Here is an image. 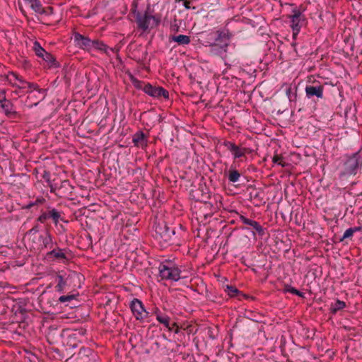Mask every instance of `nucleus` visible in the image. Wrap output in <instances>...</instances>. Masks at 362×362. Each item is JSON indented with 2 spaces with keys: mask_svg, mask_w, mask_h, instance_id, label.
Here are the masks:
<instances>
[{
  "mask_svg": "<svg viewBox=\"0 0 362 362\" xmlns=\"http://www.w3.org/2000/svg\"><path fill=\"white\" fill-rule=\"evenodd\" d=\"M181 271L178 267L160 264L159 266V274L162 279L177 281L180 279Z\"/></svg>",
  "mask_w": 362,
  "mask_h": 362,
  "instance_id": "8",
  "label": "nucleus"
},
{
  "mask_svg": "<svg viewBox=\"0 0 362 362\" xmlns=\"http://www.w3.org/2000/svg\"><path fill=\"white\" fill-rule=\"evenodd\" d=\"M180 25L177 23V20L176 18L174 19L173 22L170 25V30L172 32L177 33L179 31Z\"/></svg>",
  "mask_w": 362,
  "mask_h": 362,
  "instance_id": "43",
  "label": "nucleus"
},
{
  "mask_svg": "<svg viewBox=\"0 0 362 362\" xmlns=\"http://www.w3.org/2000/svg\"><path fill=\"white\" fill-rule=\"evenodd\" d=\"M47 358L55 362H62L65 356L69 355L68 348L65 347L62 341L60 330L50 326L47 333Z\"/></svg>",
  "mask_w": 362,
  "mask_h": 362,
  "instance_id": "1",
  "label": "nucleus"
},
{
  "mask_svg": "<svg viewBox=\"0 0 362 362\" xmlns=\"http://www.w3.org/2000/svg\"><path fill=\"white\" fill-rule=\"evenodd\" d=\"M214 42L219 43L220 45L225 43L229 44V40L232 37L231 33L228 29L217 30L214 33Z\"/></svg>",
  "mask_w": 362,
  "mask_h": 362,
  "instance_id": "17",
  "label": "nucleus"
},
{
  "mask_svg": "<svg viewBox=\"0 0 362 362\" xmlns=\"http://www.w3.org/2000/svg\"><path fill=\"white\" fill-rule=\"evenodd\" d=\"M42 245L45 246V243L44 240H42Z\"/></svg>",
  "mask_w": 362,
  "mask_h": 362,
  "instance_id": "60",
  "label": "nucleus"
},
{
  "mask_svg": "<svg viewBox=\"0 0 362 362\" xmlns=\"http://www.w3.org/2000/svg\"><path fill=\"white\" fill-rule=\"evenodd\" d=\"M130 308L135 318L143 322L141 314L144 313V305L142 302L137 298H134L130 303Z\"/></svg>",
  "mask_w": 362,
  "mask_h": 362,
  "instance_id": "15",
  "label": "nucleus"
},
{
  "mask_svg": "<svg viewBox=\"0 0 362 362\" xmlns=\"http://www.w3.org/2000/svg\"><path fill=\"white\" fill-rule=\"evenodd\" d=\"M68 354L66 361L71 359L72 362H92L95 360L94 353L90 348L81 347L76 355L71 354L69 356L70 353L68 352Z\"/></svg>",
  "mask_w": 362,
  "mask_h": 362,
  "instance_id": "10",
  "label": "nucleus"
},
{
  "mask_svg": "<svg viewBox=\"0 0 362 362\" xmlns=\"http://www.w3.org/2000/svg\"><path fill=\"white\" fill-rule=\"evenodd\" d=\"M62 272H63V271L57 272L47 269V277H48V280L50 281L47 286V288H51L54 284H57L55 290L59 293L63 292L66 281L64 280V276L62 274Z\"/></svg>",
  "mask_w": 362,
  "mask_h": 362,
  "instance_id": "9",
  "label": "nucleus"
},
{
  "mask_svg": "<svg viewBox=\"0 0 362 362\" xmlns=\"http://www.w3.org/2000/svg\"><path fill=\"white\" fill-rule=\"evenodd\" d=\"M1 93L3 95V99L1 101V108L2 111L5 113V115L9 117L15 119L16 118L18 113L17 112L13 109V103L7 100L6 98V91L5 90H1Z\"/></svg>",
  "mask_w": 362,
  "mask_h": 362,
  "instance_id": "13",
  "label": "nucleus"
},
{
  "mask_svg": "<svg viewBox=\"0 0 362 362\" xmlns=\"http://www.w3.org/2000/svg\"><path fill=\"white\" fill-rule=\"evenodd\" d=\"M60 106L59 100H57V107Z\"/></svg>",
  "mask_w": 362,
  "mask_h": 362,
  "instance_id": "59",
  "label": "nucleus"
},
{
  "mask_svg": "<svg viewBox=\"0 0 362 362\" xmlns=\"http://www.w3.org/2000/svg\"><path fill=\"white\" fill-rule=\"evenodd\" d=\"M246 152V148H241L239 146L236 147V150H233L232 153H233L234 158H239L242 156H245Z\"/></svg>",
  "mask_w": 362,
  "mask_h": 362,
  "instance_id": "37",
  "label": "nucleus"
},
{
  "mask_svg": "<svg viewBox=\"0 0 362 362\" xmlns=\"http://www.w3.org/2000/svg\"><path fill=\"white\" fill-rule=\"evenodd\" d=\"M41 176L42 178L45 177V170H43L42 173H41Z\"/></svg>",
  "mask_w": 362,
  "mask_h": 362,
  "instance_id": "57",
  "label": "nucleus"
},
{
  "mask_svg": "<svg viewBox=\"0 0 362 362\" xmlns=\"http://www.w3.org/2000/svg\"><path fill=\"white\" fill-rule=\"evenodd\" d=\"M170 41L177 42L179 45H186L190 43V37L185 35H171L169 37Z\"/></svg>",
  "mask_w": 362,
  "mask_h": 362,
  "instance_id": "28",
  "label": "nucleus"
},
{
  "mask_svg": "<svg viewBox=\"0 0 362 362\" xmlns=\"http://www.w3.org/2000/svg\"><path fill=\"white\" fill-rule=\"evenodd\" d=\"M324 87L322 85L320 86H307L305 87V93L307 97L312 98L316 96L318 98H322L323 97Z\"/></svg>",
  "mask_w": 362,
  "mask_h": 362,
  "instance_id": "21",
  "label": "nucleus"
},
{
  "mask_svg": "<svg viewBox=\"0 0 362 362\" xmlns=\"http://www.w3.org/2000/svg\"><path fill=\"white\" fill-rule=\"evenodd\" d=\"M91 47H94L100 51H103L107 53L108 47L103 42L98 40H91Z\"/></svg>",
  "mask_w": 362,
  "mask_h": 362,
  "instance_id": "32",
  "label": "nucleus"
},
{
  "mask_svg": "<svg viewBox=\"0 0 362 362\" xmlns=\"http://www.w3.org/2000/svg\"><path fill=\"white\" fill-rule=\"evenodd\" d=\"M228 47V43L220 45L219 43L213 42L209 45V52L213 55L222 56L225 54Z\"/></svg>",
  "mask_w": 362,
  "mask_h": 362,
  "instance_id": "22",
  "label": "nucleus"
},
{
  "mask_svg": "<svg viewBox=\"0 0 362 362\" xmlns=\"http://www.w3.org/2000/svg\"><path fill=\"white\" fill-rule=\"evenodd\" d=\"M223 145L226 146L230 152H232L233 150H236V147L238 146L234 143L229 141H224Z\"/></svg>",
  "mask_w": 362,
  "mask_h": 362,
  "instance_id": "41",
  "label": "nucleus"
},
{
  "mask_svg": "<svg viewBox=\"0 0 362 362\" xmlns=\"http://www.w3.org/2000/svg\"><path fill=\"white\" fill-rule=\"evenodd\" d=\"M45 201L44 198L42 197H40V198H37L36 199V201L35 202H30L29 203L27 206H26V209H30L32 206H35V205H37L38 204H42Z\"/></svg>",
  "mask_w": 362,
  "mask_h": 362,
  "instance_id": "44",
  "label": "nucleus"
},
{
  "mask_svg": "<svg viewBox=\"0 0 362 362\" xmlns=\"http://www.w3.org/2000/svg\"><path fill=\"white\" fill-rule=\"evenodd\" d=\"M12 312L14 313L16 317L19 320L16 321L17 327L13 330V334L22 335L23 332L28 326V323L25 321V315L26 310L23 308L18 303H16L12 307Z\"/></svg>",
  "mask_w": 362,
  "mask_h": 362,
  "instance_id": "7",
  "label": "nucleus"
},
{
  "mask_svg": "<svg viewBox=\"0 0 362 362\" xmlns=\"http://www.w3.org/2000/svg\"><path fill=\"white\" fill-rule=\"evenodd\" d=\"M156 238L160 242L167 245H173L175 243V230L170 228L165 221H159L155 227Z\"/></svg>",
  "mask_w": 362,
  "mask_h": 362,
  "instance_id": "4",
  "label": "nucleus"
},
{
  "mask_svg": "<svg viewBox=\"0 0 362 362\" xmlns=\"http://www.w3.org/2000/svg\"><path fill=\"white\" fill-rule=\"evenodd\" d=\"M184 3L183 5L186 9H189L190 7V1L189 0H183Z\"/></svg>",
  "mask_w": 362,
  "mask_h": 362,
  "instance_id": "50",
  "label": "nucleus"
},
{
  "mask_svg": "<svg viewBox=\"0 0 362 362\" xmlns=\"http://www.w3.org/2000/svg\"><path fill=\"white\" fill-rule=\"evenodd\" d=\"M40 301H42V296L40 297Z\"/></svg>",
  "mask_w": 362,
  "mask_h": 362,
  "instance_id": "61",
  "label": "nucleus"
},
{
  "mask_svg": "<svg viewBox=\"0 0 362 362\" xmlns=\"http://www.w3.org/2000/svg\"><path fill=\"white\" fill-rule=\"evenodd\" d=\"M40 226L39 224H36L28 232L29 235H34L40 230Z\"/></svg>",
  "mask_w": 362,
  "mask_h": 362,
  "instance_id": "45",
  "label": "nucleus"
},
{
  "mask_svg": "<svg viewBox=\"0 0 362 362\" xmlns=\"http://www.w3.org/2000/svg\"><path fill=\"white\" fill-rule=\"evenodd\" d=\"M292 12L293 14L289 16V18L291 23V27L293 30V37L296 38L300 30L302 23L305 21V18L302 12L297 8L293 9Z\"/></svg>",
  "mask_w": 362,
  "mask_h": 362,
  "instance_id": "11",
  "label": "nucleus"
},
{
  "mask_svg": "<svg viewBox=\"0 0 362 362\" xmlns=\"http://www.w3.org/2000/svg\"><path fill=\"white\" fill-rule=\"evenodd\" d=\"M354 231L351 228H348L345 230L343 236L339 239L340 242H342L346 238H351L354 235Z\"/></svg>",
  "mask_w": 362,
  "mask_h": 362,
  "instance_id": "40",
  "label": "nucleus"
},
{
  "mask_svg": "<svg viewBox=\"0 0 362 362\" xmlns=\"http://www.w3.org/2000/svg\"><path fill=\"white\" fill-rule=\"evenodd\" d=\"M362 168V156L360 152L346 156L339 168V177L341 179L355 176Z\"/></svg>",
  "mask_w": 362,
  "mask_h": 362,
  "instance_id": "2",
  "label": "nucleus"
},
{
  "mask_svg": "<svg viewBox=\"0 0 362 362\" xmlns=\"http://www.w3.org/2000/svg\"><path fill=\"white\" fill-rule=\"evenodd\" d=\"M62 212L55 208L47 206V219H51L56 226L60 221L67 223L62 217Z\"/></svg>",
  "mask_w": 362,
  "mask_h": 362,
  "instance_id": "18",
  "label": "nucleus"
},
{
  "mask_svg": "<svg viewBox=\"0 0 362 362\" xmlns=\"http://www.w3.org/2000/svg\"><path fill=\"white\" fill-rule=\"evenodd\" d=\"M346 303L345 302L337 300L334 303H332L330 307V313L333 315L336 314L339 310H342L345 308Z\"/></svg>",
  "mask_w": 362,
  "mask_h": 362,
  "instance_id": "30",
  "label": "nucleus"
},
{
  "mask_svg": "<svg viewBox=\"0 0 362 362\" xmlns=\"http://www.w3.org/2000/svg\"><path fill=\"white\" fill-rule=\"evenodd\" d=\"M281 89H283L285 91L288 100L291 102L295 101L296 100L297 87L296 86H292L291 84H284L281 86Z\"/></svg>",
  "mask_w": 362,
  "mask_h": 362,
  "instance_id": "26",
  "label": "nucleus"
},
{
  "mask_svg": "<svg viewBox=\"0 0 362 362\" xmlns=\"http://www.w3.org/2000/svg\"><path fill=\"white\" fill-rule=\"evenodd\" d=\"M28 88L32 89L31 90H40L39 88V86L37 83H28Z\"/></svg>",
  "mask_w": 362,
  "mask_h": 362,
  "instance_id": "47",
  "label": "nucleus"
},
{
  "mask_svg": "<svg viewBox=\"0 0 362 362\" xmlns=\"http://www.w3.org/2000/svg\"><path fill=\"white\" fill-rule=\"evenodd\" d=\"M45 98V90L41 88L38 90H30L29 92L28 99L30 101H33L35 99H37V102H33L31 105H37L40 100H42Z\"/></svg>",
  "mask_w": 362,
  "mask_h": 362,
  "instance_id": "25",
  "label": "nucleus"
},
{
  "mask_svg": "<svg viewBox=\"0 0 362 362\" xmlns=\"http://www.w3.org/2000/svg\"><path fill=\"white\" fill-rule=\"evenodd\" d=\"M240 177V173L235 169H233L232 168L229 170L228 172V180L230 182H236L238 181Z\"/></svg>",
  "mask_w": 362,
  "mask_h": 362,
  "instance_id": "31",
  "label": "nucleus"
},
{
  "mask_svg": "<svg viewBox=\"0 0 362 362\" xmlns=\"http://www.w3.org/2000/svg\"><path fill=\"white\" fill-rule=\"evenodd\" d=\"M33 49L37 56L42 57L44 59L43 52H45V49L40 45V44L37 41H35L34 42Z\"/></svg>",
  "mask_w": 362,
  "mask_h": 362,
  "instance_id": "34",
  "label": "nucleus"
},
{
  "mask_svg": "<svg viewBox=\"0 0 362 362\" xmlns=\"http://www.w3.org/2000/svg\"><path fill=\"white\" fill-rule=\"evenodd\" d=\"M62 19L61 15L54 13V8L52 6L47 7V26L54 25L59 23Z\"/></svg>",
  "mask_w": 362,
  "mask_h": 362,
  "instance_id": "23",
  "label": "nucleus"
},
{
  "mask_svg": "<svg viewBox=\"0 0 362 362\" xmlns=\"http://www.w3.org/2000/svg\"><path fill=\"white\" fill-rule=\"evenodd\" d=\"M170 327L173 328V330L172 331H174L175 333H178L179 332V327L177 325L176 322H173L172 326H170Z\"/></svg>",
  "mask_w": 362,
  "mask_h": 362,
  "instance_id": "49",
  "label": "nucleus"
},
{
  "mask_svg": "<svg viewBox=\"0 0 362 362\" xmlns=\"http://www.w3.org/2000/svg\"><path fill=\"white\" fill-rule=\"evenodd\" d=\"M25 3H28L30 6L33 3L34 0H24Z\"/></svg>",
  "mask_w": 362,
  "mask_h": 362,
  "instance_id": "56",
  "label": "nucleus"
},
{
  "mask_svg": "<svg viewBox=\"0 0 362 362\" xmlns=\"http://www.w3.org/2000/svg\"><path fill=\"white\" fill-rule=\"evenodd\" d=\"M148 10L149 8L144 13L136 11V8L132 10L135 16L137 28L144 32L149 28H153L158 26L160 23V18L157 16L151 15Z\"/></svg>",
  "mask_w": 362,
  "mask_h": 362,
  "instance_id": "3",
  "label": "nucleus"
},
{
  "mask_svg": "<svg viewBox=\"0 0 362 362\" xmlns=\"http://www.w3.org/2000/svg\"><path fill=\"white\" fill-rule=\"evenodd\" d=\"M69 346L74 349V348H76L77 346V344L76 343L73 344H70Z\"/></svg>",
  "mask_w": 362,
  "mask_h": 362,
  "instance_id": "58",
  "label": "nucleus"
},
{
  "mask_svg": "<svg viewBox=\"0 0 362 362\" xmlns=\"http://www.w3.org/2000/svg\"><path fill=\"white\" fill-rule=\"evenodd\" d=\"M54 243L50 234L47 233V249L49 247V251L47 252V262H65L67 257L63 250L57 246L53 247Z\"/></svg>",
  "mask_w": 362,
  "mask_h": 362,
  "instance_id": "5",
  "label": "nucleus"
},
{
  "mask_svg": "<svg viewBox=\"0 0 362 362\" xmlns=\"http://www.w3.org/2000/svg\"><path fill=\"white\" fill-rule=\"evenodd\" d=\"M354 233L355 232H357V231H360L361 230V227H354V228H351Z\"/></svg>",
  "mask_w": 362,
  "mask_h": 362,
  "instance_id": "55",
  "label": "nucleus"
},
{
  "mask_svg": "<svg viewBox=\"0 0 362 362\" xmlns=\"http://www.w3.org/2000/svg\"><path fill=\"white\" fill-rule=\"evenodd\" d=\"M192 196L197 202L206 203L210 198L209 192L205 185H200L199 188L192 192Z\"/></svg>",
  "mask_w": 362,
  "mask_h": 362,
  "instance_id": "16",
  "label": "nucleus"
},
{
  "mask_svg": "<svg viewBox=\"0 0 362 362\" xmlns=\"http://www.w3.org/2000/svg\"><path fill=\"white\" fill-rule=\"evenodd\" d=\"M61 69V62L57 58L47 52V70H53L54 73H57Z\"/></svg>",
  "mask_w": 362,
  "mask_h": 362,
  "instance_id": "20",
  "label": "nucleus"
},
{
  "mask_svg": "<svg viewBox=\"0 0 362 362\" xmlns=\"http://www.w3.org/2000/svg\"><path fill=\"white\" fill-rule=\"evenodd\" d=\"M143 90L148 95L159 98L161 96L165 99L169 98V93L167 90L160 86H153L151 83L144 84Z\"/></svg>",
  "mask_w": 362,
  "mask_h": 362,
  "instance_id": "12",
  "label": "nucleus"
},
{
  "mask_svg": "<svg viewBox=\"0 0 362 362\" xmlns=\"http://www.w3.org/2000/svg\"><path fill=\"white\" fill-rule=\"evenodd\" d=\"M74 40L76 45L81 49H89L91 47V40L79 33H74Z\"/></svg>",
  "mask_w": 362,
  "mask_h": 362,
  "instance_id": "19",
  "label": "nucleus"
},
{
  "mask_svg": "<svg viewBox=\"0 0 362 362\" xmlns=\"http://www.w3.org/2000/svg\"><path fill=\"white\" fill-rule=\"evenodd\" d=\"M282 157L281 156H279V155H274L272 158V161L273 163H277L279 164V165H281L282 167H284L286 165V163H283L281 162V160H282Z\"/></svg>",
  "mask_w": 362,
  "mask_h": 362,
  "instance_id": "42",
  "label": "nucleus"
},
{
  "mask_svg": "<svg viewBox=\"0 0 362 362\" xmlns=\"http://www.w3.org/2000/svg\"><path fill=\"white\" fill-rule=\"evenodd\" d=\"M38 221H40L41 223H43L45 221V213H42L40 217L38 218Z\"/></svg>",
  "mask_w": 362,
  "mask_h": 362,
  "instance_id": "52",
  "label": "nucleus"
},
{
  "mask_svg": "<svg viewBox=\"0 0 362 362\" xmlns=\"http://www.w3.org/2000/svg\"><path fill=\"white\" fill-rule=\"evenodd\" d=\"M252 191L250 192V197L251 199H254L258 202H262L263 200L264 192L260 189H257L255 187H252Z\"/></svg>",
  "mask_w": 362,
  "mask_h": 362,
  "instance_id": "29",
  "label": "nucleus"
},
{
  "mask_svg": "<svg viewBox=\"0 0 362 362\" xmlns=\"http://www.w3.org/2000/svg\"><path fill=\"white\" fill-rule=\"evenodd\" d=\"M225 291L231 298L237 297L238 299H240L242 297L245 298H250L247 295L243 293L235 286H233L227 285L226 286Z\"/></svg>",
  "mask_w": 362,
  "mask_h": 362,
  "instance_id": "27",
  "label": "nucleus"
},
{
  "mask_svg": "<svg viewBox=\"0 0 362 362\" xmlns=\"http://www.w3.org/2000/svg\"><path fill=\"white\" fill-rule=\"evenodd\" d=\"M296 296H300L301 298H305V296H304V293L300 292V291L298 290V292L297 293H296Z\"/></svg>",
  "mask_w": 362,
  "mask_h": 362,
  "instance_id": "54",
  "label": "nucleus"
},
{
  "mask_svg": "<svg viewBox=\"0 0 362 362\" xmlns=\"http://www.w3.org/2000/svg\"><path fill=\"white\" fill-rule=\"evenodd\" d=\"M30 7L35 11L40 13L45 12L44 8L38 0H34L33 3L30 5Z\"/></svg>",
  "mask_w": 362,
  "mask_h": 362,
  "instance_id": "36",
  "label": "nucleus"
},
{
  "mask_svg": "<svg viewBox=\"0 0 362 362\" xmlns=\"http://www.w3.org/2000/svg\"><path fill=\"white\" fill-rule=\"evenodd\" d=\"M51 182L49 178L48 177V173H47V183L48 186L50 187V192L55 193V194L59 197H68L71 194L73 186L70 184L69 181L62 180L60 181V186H57V183Z\"/></svg>",
  "mask_w": 362,
  "mask_h": 362,
  "instance_id": "6",
  "label": "nucleus"
},
{
  "mask_svg": "<svg viewBox=\"0 0 362 362\" xmlns=\"http://www.w3.org/2000/svg\"><path fill=\"white\" fill-rule=\"evenodd\" d=\"M130 80L132 83V84L134 85V86L136 88V89H141V90H143L144 88V84H146L145 83H144L143 81H139V79H137L136 78H135L133 75L130 74Z\"/></svg>",
  "mask_w": 362,
  "mask_h": 362,
  "instance_id": "35",
  "label": "nucleus"
},
{
  "mask_svg": "<svg viewBox=\"0 0 362 362\" xmlns=\"http://www.w3.org/2000/svg\"><path fill=\"white\" fill-rule=\"evenodd\" d=\"M235 214L239 216L240 219L242 222L249 226H251L253 230H255L259 236L263 237L265 234V229L255 220L250 219L243 215H240L238 212L235 211Z\"/></svg>",
  "mask_w": 362,
  "mask_h": 362,
  "instance_id": "14",
  "label": "nucleus"
},
{
  "mask_svg": "<svg viewBox=\"0 0 362 362\" xmlns=\"http://www.w3.org/2000/svg\"><path fill=\"white\" fill-rule=\"evenodd\" d=\"M78 296V293L77 294H69L66 296H62L59 298V301L61 303H64L66 301H71L74 299H76V297Z\"/></svg>",
  "mask_w": 362,
  "mask_h": 362,
  "instance_id": "38",
  "label": "nucleus"
},
{
  "mask_svg": "<svg viewBox=\"0 0 362 362\" xmlns=\"http://www.w3.org/2000/svg\"><path fill=\"white\" fill-rule=\"evenodd\" d=\"M148 315L149 313L144 309V313L141 314V316L143 317V322H144L145 320L148 317Z\"/></svg>",
  "mask_w": 362,
  "mask_h": 362,
  "instance_id": "51",
  "label": "nucleus"
},
{
  "mask_svg": "<svg viewBox=\"0 0 362 362\" xmlns=\"http://www.w3.org/2000/svg\"><path fill=\"white\" fill-rule=\"evenodd\" d=\"M132 141L134 146L143 147L147 145V137L142 131H139L134 134Z\"/></svg>",
  "mask_w": 362,
  "mask_h": 362,
  "instance_id": "24",
  "label": "nucleus"
},
{
  "mask_svg": "<svg viewBox=\"0 0 362 362\" xmlns=\"http://www.w3.org/2000/svg\"><path fill=\"white\" fill-rule=\"evenodd\" d=\"M283 292L284 293L288 292V293L296 295V293H297V292H298V290L296 288H295L294 287H292L289 284H285L284 286V288H283Z\"/></svg>",
  "mask_w": 362,
  "mask_h": 362,
  "instance_id": "39",
  "label": "nucleus"
},
{
  "mask_svg": "<svg viewBox=\"0 0 362 362\" xmlns=\"http://www.w3.org/2000/svg\"><path fill=\"white\" fill-rule=\"evenodd\" d=\"M157 320L160 324H163L169 330H173V328L170 327V318L168 316H167L165 315H158Z\"/></svg>",
  "mask_w": 362,
  "mask_h": 362,
  "instance_id": "33",
  "label": "nucleus"
},
{
  "mask_svg": "<svg viewBox=\"0 0 362 362\" xmlns=\"http://www.w3.org/2000/svg\"><path fill=\"white\" fill-rule=\"evenodd\" d=\"M153 313L155 314L156 317L158 316V315H163L158 308H154Z\"/></svg>",
  "mask_w": 362,
  "mask_h": 362,
  "instance_id": "53",
  "label": "nucleus"
},
{
  "mask_svg": "<svg viewBox=\"0 0 362 362\" xmlns=\"http://www.w3.org/2000/svg\"><path fill=\"white\" fill-rule=\"evenodd\" d=\"M16 327H17V324L14 322H12V323L9 325V327H8L7 329L13 333V330Z\"/></svg>",
  "mask_w": 362,
  "mask_h": 362,
  "instance_id": "48",
  "label": "nucleus"
},
{
  "mask_svg": "<svg viewBox=\"0 0 362 362\" xmlns=\"http://www.w3.org/2000/svg\"><path fill=\"white\" fill-rule=\"evenodd\" d=\"M12 75L19 81L20 84L18 86L21 88H25L24 84H27L28 83L20 78L17 74L12 73Z\"/></svg>",
  "mask_w": 362,
  "mask_h": 362,
  "instance_id": "46",
  "label": "nucleus"
}]
</instances>
